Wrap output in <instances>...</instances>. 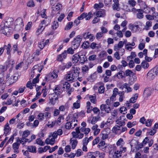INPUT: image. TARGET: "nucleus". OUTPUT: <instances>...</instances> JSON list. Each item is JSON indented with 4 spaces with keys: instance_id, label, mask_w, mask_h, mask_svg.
<instances>
[{
    "instance_id": "1",
    "label": "nucleus",
    "mask_w": 158,
    "mask_h": 158,
    "mask_svg": "<svg viewBox=\"0 0 158 158\" xmlns=\"http://www.w3.org/2000/svg\"><path fill=\"white\" fill-rule=\"evenodd\" d=\"M116 125L113 127L112 131L113 133L115 134L119 135L121 133L124 132L127 130L126 127H123V126L125 124L124 121L122 120H116Z\"/></svg>"
},
{
    "instance_id": "2",
    "label": "nucleus",
    "mask_w": 158,
    "mask_h": 158,
    "mask_svg": "<svg viewBox=\"0 0 158 158\" xmlns=\"http://www.w3.org/2000/svg\"><path fill=\"white\" fill-rule=\"evenodd\" d=\"M79 68L73 67L66 74V79L69 81H73L78 76L79 73Z\"/></svg>"
},
{
    "instance_id": "3",
    "label": "nucleus",
    "mask_w": 158,
    "mask_h": 158,
    "mask_svg": "<svg viewBox=\"0 0 158 158\" xmlns=\"http://www.w3.org/2000/svg\"><path fill=\"white\" fill-rule=\"evenodd\" d=\"M78 114L77 113L73 114H69L66 118L67 121H69L72 125V129H73L77 125L78 123L77 118Z\"/></svg>"
},
{
    "instance_id": "4",
    "label": "nucleus",
    "mask_w": 158,
    "mask_h": 158,
    "mask_svg": "<svg viewBox=\"0 0 158 158\" xmlns=\"http://www.w3.org/2000/svg\"><path fill=\"white\" fill-rule=\"evenodd\" d=\"M13 19L11 17H7L1 23L0 27L4 28V27H10L13 24Z\"/></svg>"
},
{
    "instance_id": "5",
    "label": "nucleus",
    "mask_w": 158,
    "mask_h": 158,
    "mask_svg": "<svg viewBox=\"0 0 158 158\" xmlns=\"http://www.w3.org/2000/svg\"><path fill=\"white\" fill-rule=\"evenodd\" d=\"M23 26L22 19L20 18H18L15 21V29L17 31L20 30Z\"/></svg>"
},
{
    "instance_id": "6",
    "label": "nucleus",
    "mask_w": 158,
    "mask_h": 158,
    "mask_svg": "<svg viewBox=\"0 0 158 158\" xmlns=\"http://www.w3.org/2000/svg\"><path fill=\"white\" fill-rule=\"evenodd\" d=\"M93 16V15L91 12H89L87 14L86 13H83L79 16L78 17V19L79 20H82L85 18L86 20H89Z\"/></svg>"
},
{
    "instance_id": "7",
    "label": "nucleus",
    "mask_w": 158,
    "mask_h": 158,
    "mask_svg": "<svg viewBox=\"0 0 158 158\" xmlns=\"http://www.w3.org/2000/svg\"><path fill=\"white\" fill-rule=\"evenodd\" d=\"M9 27H4V28L1 27V29L2 30V32L3 34L7 36H10L11 34V30L9 29Z\"/></svg>"
},
{
    "instance_id": "8",
    "label": "nucleus",
    "mask_w": 158,
    "mask_h": 158,
    "mask_svg": "<svg viewBox=\"0 0 158 158\" xmlns=\"http://www.w3.org/2000/svg\"><path fill=\"white\" fill-rule=\"evenodd\" d=\"M100 109L101 111H105L107 113H109L111 110V108L109 106L104 104H102L100 106Z\"/></svg>"
},
{
    "instance_id": "9",
    "label": "nucleus",
    "mask_w": 158,
    "mask_h": 158,
    "mask_svg": "<svg viewBox=\"0 0 158 158\" xmlns=\"http://www.w3.org/2000/svg\"><path fill=\"white\" fill-rule=\"evenodd\" d=\"M66 51L65 50L62 54L58 55L57 56V60L60 61H62L64 59L66 58Z\"/></svg>"
},
{
    "instance_id": "10",
    "label": "nucleus",
    "mask_w": 158,
    "mask_h": 158,
    "mask_svg": "<svg viewBox=\"0 0 158 158\" xmlns=\"http://www.w3.org/2000/svg\"><path fill=\"white\" fill-rule=\"evenodd\" d=\"M60 89V87L59 85H56L55 86L54 89H53L54 95L58 97L60 94L61 92Z\"/></svg>"
},
{
    "instance_id": "11",
    "label": "nucleus",
    "mask_w": 158,
    "mask_h": 158,
    "mask_svg": "<svg viewBox=\"0 0 158 158\" xmlns=\"http://www.w3.org/2000/svg\"><path fill=\"white\" fill-rule=\"evenodd\" d=\"M52 96L50 98V102L52 105H54L56 102V101H58V97L54 95V94H52L51 95Z\"/></svg>"
},
{
    "instance_id": "12",
    "label": "nucleus",
    "mask_w": 158,
    "mask_h": 158,
    "mask_svg": "<svg viewBox=\"0 0 158 158\" xmlns=\"http://www.w3.org/2000/svg\"><path fill=\"white\" fill-rule=\"evenodd\" d=\"M123 46V42L122 41H120L118 44H115L114 46V49L116 51H118L120 48H122Z\"/></svg>"
},
{
    "instance_id": "13",
    "label": "nucleus",
    "mask_w": 158,
    "mask_h": 158,
    "mask_svg": "<svg viewBox=\"0 0 158 158\" xmlns=\"http://www.w3.org/2000/svg\"><path fill=\"white\" fill-rule=\"evenodd\" d=\"M156 74L152 69L149 71L147 74V77L150 79H153L155 76Z\"/></svg>"
},
{
    "instance_id": "14",
    "label": "nucleus",
    "mask_w": 158,
    "mask_h": 158,
    "mask_svg": "<svg viewBox=\"0 0 158 158\" xmlns=\"http://www.w3.org/2000/svg\"><path fill=\"white\" fill-rule=\"evenodd\" d=\"M138 13L136 14V17L139 19H141L143 17V10L141 9H137Z\"/></svg>"
},
{
    "instance_id": "15",
    "label": "nucleus",
    "mask_w": 158,
    "mask_h": 158,
    "mask_svg": "<svg viewBox=\"0 0 158 158\" xmlns=\"http://www.w3.org/2000/svg\"><path fill=\"white\" fill-rule=\"evenodd\" d=\"M113 2L114 3L113 5V8L114 10H117L119 11L120 8L119 6V4L118 0H113Z\"/></svg>"
},
{
    "instance_id": "16",
    "label": "nucleus",
    "mask_w": 158,
    "mask_h": 158,
    "mask_svg": "<svg viewBox=\"0 0 158 158\" xmlns=\"http://www.w3.org/2000/svg\"><path fill=\"white\" fill-rule=\"evenodd\" d=\"M4 49H6L7 51V54L8 55V58L9 59L11 58L10 55V49L11 46L10 44H8L7 45H4Z\"/></svg>"
},
{
    "instance_id": "17",
    "label": "nucleus",
    "mask_w": 158,
    "mask_h": 158,
    "mask_svg": "<svg viewBox=\"0 0 158 158\" xmlns=\"http://www.w3.org/2000/svg\"><path fill=\"white\" fill-rule=\"evenodd\" d=\"M20 144L19 143L16 142L14 143L12 146V148L14 149V152L16 153H18L19 152V151L18 150Z\"/></svg>"
},
{
    "instance_id": "18",
    "label": "nucleus",
    "mask_w": 158,
    "mask_h": 158,
    "mask_svg": "<svg viewBox=\"0 0 158 158\" xmlns=\"http://www.w3.org/2000/svg\"><path fill=\"white\" fill-rule=\"evenodd\" d=\"M51 21V20L50 18L47 17L41 21V24H43L45 26H46L50 23Z\"/></svg>"
},
{
    "instance_id": "19",
    "label": "nucleus",
    "mask_w": 158,
    "mask_h": 158,
    "mask_svg": "<svg viewBox=\"0 0 158 158\" xmlns=\"http://www.w3.org/2000/svg\"><path fill=\"white\" fill-rule=\"evenodd\" d=\"M105 10L104 9H101L96 13V15L97 17H101L105 15Z\"/></svg>"
},
{
    "instance_id": "20",
    "label": "nucleus",
    "mask_w": 158,
    "mask_h": 158,
    "mask_svg": "<svg viewBox=\"0 0 158 158\" xmlns=\"http://www.w3.org/2000/svg\"><path fill=\"white\" fill-rule=\"evenodd\" d=\"M81 41V36L78 35L77 37L74 39V40L72 42H74V44H76L77 45H80V43Z\"/></svg>"
},
{
    "instance_id": "21",
    "label": "nucleus",
    "mask_w": 158,
    "mask_h": 158,
    "mask_svg": "<svg viewBox=\"0 0 158 158\" xmlns=\"http://www.w3.org/2000/svg\"><path fill=\"white\" fill-rule=\"evenodd\" d=\"M80 55L78 54H76L73 56L72 61L73 63H77L79 61Z\"/></svg>"
},
{
    "instance_id": "22",
    "label": "nucleus",
    "mask_w": 158,
    "mask_h": 158,
    "mask_svg": "<svg viewBox=\"0 0 158 158\" xmlns=\"http://www.w3.org/2000/svg\"><path fill=\"white\" fill-rule=\"evenodd\" d=\"M70 143L72 146V148L73 149H74L77 143V140L75 139H71L70 140Z\"/></svg>"
},
{
    "instance_id": "23",
    "label": "nucleus",
    "mask_w": 158,
    "mask_h": 158,
    "mask_svg": "<svg viewBox=\"0 0 158 158\" xmlns=\"http://www.w3.org/2000/svg\"><path fill=\"white\" fill-rule=\"evenodd\" d=\"M98 84L100 85L98 89L99 92L101 94L104 93L105 89L104 86V84L102 82H100L98 83Z\"/></svg>"
},
{
    "instance_id": "24",
    "label": "nucleus",
    "mask_w": 158,
    "mask_h": 158,
    "mask_svg": "<svg viewBox=\"0 0 158 158\" xmlns=\"http://www.w3.org/2000/svg\"><path fill=\"white\" fill-rule=\"evenodd\" d=\"M79 62L81 64H83L86 61H87V58L85 55L80 56Z\"/></svg>"
},
{
    "instance_id": "25",
    "label": "nucleus",
    "mask_w": 158,
    "mask_h": 158,
    "mask_svg": "<svg viewBox=\"0 0 158 158\" xmlns=\"http://www.w3.org/2000/svg\"><path fill=\"white\" fill-rule=\"evenodd\" d=\"M58 72L56 71H54L49 75V77L51 79H56L58 77Z\"/></svg>"
},
{
    "instance_id": "26",
    "label": "nucleus",
    "mask_w": 158,
    "mask_h": 158,
    "mask_svg": "<svg viewBox=\"0 0 158 158\" xmlns=\"http://www.w3.org/2000/svg\"><path fill=\"white\" fill-rule=\"evenodd\" d=\"M76 131H73L72 132V134L73 137L77 138L78 134L80 133V127H77L75 129Z\"/></svg>"
},
{
    "instance_id": "27",
    "label": "nucleus",
    "mask_w": 158,
    "mask_h": 158,
    "mask_svg": "<svg viewBox=\"0 0 158 158\" xmlns=\"http://www.w3.org/2000/svg\"><path fill=\"white\" fill-rule=\"evenodd\" d=\"M62 7V5L60 4H57L55 6H54L52 7V13H54L53 11H58L60 9V7Z\"/></svg>"
},
{
    "instance_id": "28",
    "label": "nucleus",
    "mask_w": 158,
    "mask_h": 158,
    "mask_svg": "<svg viewBox=\"0 0 158 158\" xmlns=\"http://www.w3.org/2000/svg\"><path fill=\"white\" fill-rule=\"evenodd\" d=\"M80 131L82 132H84L85 134L87 135L90 132V130L89 128H85L84 127H82L80 128Z\"/></svg>"
},
{
    "instance_id": "29",
    "label": "nucleus",
    "mask_w": 158,
    "mask_h": 158,
    "mask_svg": "<svg viewBox=\"0 0 158 158\" xmlns=\"http://www.w3.org/2000/svg\"><path fill=\"white\" fill-rule=\"evenodd\" d=\"M27 149L28 151L31 152L36 153V148L33 146H28Z\"/></svg>"
},
{
    "instance_id": "30",
    "label": "nucleus",
    "mask_w": 158,
    "mask_h": 158,
    "mask_svg": "<svg viewBox=\"0 0 158 158\" xmlns=\"http://www.w3.org/2000/svg\"><path fill=\"white\" fill-rule=\"evenodd\" d=\"M152 94L151 89L150 88H146L145 89L143 94L146 95L147 97L150 96Z\"/></svg>"
},
{
    "instance_id": "31",
    "label": "nucleus",
    "mask_w": 158,
    "mask_h": 158,
    "mask_svg": "<svg viewBox=\"0 0 158 158\" xmlns=\"http://www.w3.org/2000/svg\"><path fill=\"white\" fill-rule=\"evenodd\" d=\"M138 96V94H135L134 97H131L129 101L130 103H134L136 101V100Z\"/></svg>"
},
{
    "instance_id": "32",
    "label": "nucleus",
    "mask_w": 158,
    "mask_h": 158,
    "mask_svg": "<svg viewBox=\"0 0 158 158\" xmlns=\"http://www.w3.org/2000/svg\"><path fill=\"white\" fill-rule=\"evenodd\" d=\"M124 75L125 73L123 71H121L118 73L116 75H114V77H116L119 79H121L124 77Z\"/></svg>"
},
{
    "instance_id": "33",
    "label": "nucleus",
    "mask_w": 158,
    "mask_h": 158,
    "mask_svg": "<svg viewBox=\"0 0 158 158\" xmlns=\"http://www.w3.org/2000/svg\"><path fill=\"white\" fill-rule=\"evenodd\" d=\"M17 77L14 76L12 77H11L10 79L8 80L7 81L9 82L10 84H11L17 81Z\"/></svg>"
},
{
    "instance_id": "34",
    "label": "nucleus",
    "mask_w": 158,
    "mask_h": 158,
    "mask_svg": "<svg viewBox=\"0 0 158 158\" xmlns=\"http://www.w3.org/2000/svg\"><path fill=\"white\" fill-rule=\"evenodd\" d=\"M138 143H139L138 141L134 139H132L130 142V144L131 147L135 146L136 147L137 145H138Z\"/></svg>"
},
{
    "instance_id": "35",
    "label": "nucleus",
    "mask_w": 158,
    "mask_h": 158,
    "mask_svg": "<svg viewBox=\"0 0 158 158\" xmlns=\"http://www.w3.org/2000/svg\"><path fill=\"white\" fill-rule=\"evenodd\" d=\"M28 140V139H25V138H23L22 137V138L21 139H17L16 142L17 143H19L20 144V143H22L23 145Z\"/></svg>"
},
{
    "instance_id": "36",
    "label": "nucleus",
    "mask_w": 158,
    "mask_h": 158,
    "mask_svg": "<svg viewBox=\"0 0 158 158\" xmlns=\"http://www.w3.org/2000/svg\"><path fill=\"white\" fill-rule=\"evenodd\" d=\"M90 47L92 49H94L95 48L98 49L101 47L99 44H97L94 42L92 43L90 45Z\"/></svg>"
},
{
    "instance_id": "37",
    "label": "nucleus",
    "mask_w": 158,
    "mask_h": 158,
    "mask_svg": "<svg viewBox=\"0 0 158 158\" xmlns=\"http://www.w3.org/2000/svg\"><path fill=\"white\" fill-rule=\"evenodd\" d=\"M123 152L122 149H120V150H117L115 152L114 155L115 156V157L116 158H118L121 156V154Z\"/></svg>"
},
{
    "instance_id": "38",
    "label": "nucleus",
    "mask_w": 158,
    "mask_h": 158,
    "mask_svg": "<svg viewBox=\"0 0 158 158\" xmlns=\"http://www.w3.org/2000/svg\"><path fill=\"white\" fill-rule=\"evenodd\" d=\"M43 25V24H41V23H40L39 27L36 31V32L37 33H41L44 30L46 26H45L44 27Z\"/></svg>"
},
{
    "instance_id": "39",
    "label": "nucleus",
    "mask_w": 158,
    "mask_h": 158,
    "mask_svg": "<svg viewBox=\"0 0 158 158\" xmlns=\"http://www.w3.org/2000/svg\"><path fill=\"white\" fill-rule=\"evenodd\" d=\"M73 26V23L72 22H69L66 26L64 29L68 30L70 29Z\"/></svg>"
},
{
    "instance_id": "40",
    "label": "nucleus",
    "mask_w": 158,
    "mask_h": 158,
    "mask_svg": "<svg viewBox=\"0 0 158 158\" xmlns=\"http://www.w3.org/2000/svg\"><path fill=\"white\" fill-rule=\"evenodd\" d=\"M100 117L98 116H97L93 117L91 121V123L92 124H94L98 120V119Z\"/></svg>"
},
{
    "instance_id": "41",
    "label": "nucleus",
    "mask_w": 158,
    "mask_h": 158,
    "mask_svg": "<svg viewBox=\"0 0 158 158\" xmlns=\"http://www.w3.org/2000/svg\"><path fill=\"white\" fill-rule=\"evenodd\" d=\"M80 101L79 100L77 101L76 102H74L73 104V108H74L76 109H78L80 107Z\"/></svg>"
},
{
    "instance_id": "42",
    "label": "nucleus",
    "mask_w": 158,
    "mask_h": 158,
    "mask_svg": "<svg viewBox=\"0 0 158 158\" xmlns=\"http://www.w3.org/2000/svg\"><path fill=\"white\" fill-rule=\"evenodd\" d=\"M105 144V142L104 141H102L100 142L98 145V147L101 150H103L106 147H104Z\"/></svg>"
},
{
    "instance_id": "43",
    "label": "nucleus",
    "mask_w": 158,
    "mask_h": 158,
    "mask_svg": "<svg viewBox=\"0 0 158 158\" xmlns=\"http://www.w3.org/2000/svg\"><path fill=\"white\" fill-rule=\"evenodd\" d=\"M59 26V24L57 21H54L52 26V28L53 30L56 29Z\"/></svg>"
},
{
    "instance_id": "44",
    "label": "nucleus",
    "mask_w": 158,
    "mask_h": 158,
    "mask_svg": "<svg viewBox=\"0 0 158 158\" xmlns=\"http://www.w3.org/2000/svg\"><path fill=\"white\" fill-rule=\"evenodd\" d=\"M90 101L94 104H95L96 102V96L90 95L89 97Z\"/></svg>"
},
{
    "instance_id": "45",
    "label": "nucleus",
    "mask_w": 158,
    "mask_h": 158,
    "mask_svg": "<svg viewBox=\"0 0 158 158\" xmlns=\"http://www.w3.org/2000/svg\"><path fill=\"white\" fill-rule=\"evenodd\" d=\"M64 118L63 116H60L58 118L57 121H56V123L57 124L60 125L61 123V122L64 119Z\"/></svg>"
},
{
    "instance_id": "46",
    "label": "nucleus",
    "mask_w": 158,
    "mask_h": 158,
    "mask_svg": "<svg viewBox=\"0 0 158 158\" xmlns=\"http://www.w3.org/2000/svg\"><path fill=\"white\" fill-rule=\"evenodd\" d=\"M70 85L68 81H65L64 83L63 84V88L64 89L66 88V89H69L70 88Z\"/></svg>"
},
{
    "instance_id": "47",
    "label": "nucleus",
    "mask_w": 158,
    "mask_h": 158,
    "mask_svg": "<svg viewBox=\"0 0 158 158\" xmlns=\"http://www.w3.org/2000/svg\"><path fill=\"white\" fill-rule=\"evenodd\" d=\"M89 69L88 66L86 65H84L82 67V69L83 73H87L89 70Z\"/></svg>"
},
{
    "instance_id": "48",
    "label": "nucleus",
    "mask_w": 158,
    "mask_h": 158,
    "mask_svg": "<svg viewBox=\"0 0 158 158\" xmlns=\"http://www.w3.org/2000/svg\"><path fill=\"white\" fill-rule=\"evenodd\" d=\"M141 66L144 68H147L149 67V64L146 61H143L141 63Z\"/></svg>"
},
{
    "instance_id": "49",
    "label": "nucleus",
    "mask_w": 158,
    "mask_h": 158,
    "mask_svg": "<svg viewBox=\"0 0 158 158\" xmlns=\"http://www.w3.org/2000/svg\"><path fill=\"white\" fill-rule=\"evenodd\" d=\"M153 121L152 119H148L145 122V124L147 126L150 127L152 125V123Z\"/></svg>"
},
{
    "instance_id": "50",
    "label": "nucleus",
    "mask_w": 158,
    "mask_h": 158,
    "mask_svg": "<svg viewBox=\"0 0 158 158\" xmlns=\"http://www.w3.org/2000/svg\"><path fill=\"white\" fill-rule=\"evenodd\" d=\"M56 125L57 124L56 123V121L51 122H49L48 125V126L49 127L51 128L52 127Z\"/></svg>"
},
{
    "instance_id": "51",
    "label": "nucleus",
    "mask_w": 158,
    "mask_h": 158,
    "mask_svg": "<svg viewBox=\"0 0 158 158\" xmlns=\"http://www.w3.org/2000/svg\"><path fill=\"white\" fill-rule=\"evenodd\" d=\"M36 143L41 146H44L45 143L43 142L40 138H38L36 139Z\"/></svg>"
},
{
    "instance_id": "52",
    "label": "nucleus",
    "mask_w": 158,
    "mask_h": 158,
    "mask_svg": "<svg viewBox=\"0 0 158 158\" xmlns=\"http://www.w3.org/2000/svg\"><path fill=\"white\" fill-rule=\"evenodd\" d=\"M66 123L65 125V128L67 129H72V125L71 124L69 121Z\"/></svg>"
},
{
    "instance_id": "53",
    "label": "nucleus",
    "mask_w": 158,
    "mask_h": 158,
    "mask_svg": "<svg viewBox=\"0 0 158 158\" xmlns=\"http://www.w3.org/2000/svg\"><path fill=\"white\" fill-rule=\"evenodd\" d=\"M66 51V53L73 54L74 53V49L72 48H69Z\"/></svg>"
},
{
    "instance_id": "54",
    "label": "nucleus",
    "mask_w": 158,
    "mask_h": 158,
    "mask_svg": "<svg viewBox=\"0 0 158 158\" xmlns=\"http://www.w3.org/2000/svg\"><path fill=\"white\" fill-rule=\"evenodd\" d=\"M30 134L29 131H24L22 135V137L23 138H25L28 136Z\"/></svg>"
},
{
    "instance_id": "55",
    "label": "nucleus",
    "mask_w": 158,
    "mask_h": 158,
    "mask_svg": "<svg viewBox=\"0 0 158 158\" xmlns=\"http://www.w3.org/2000/svg\"><path fill=\"white\" fill-rule=\"evenodd\" d=\"M27 5L28 7H32L34 6L35 4L33 1L30 0L27 3Z\"/></svg>"
},
{
    "instance_id": "56",
    "label": "nucleus",
    "mask_w": 158,
    "mask_h": 158,
    "mask_svg": "<svg viewBox=\"0 0 158 158\" xmlns=\"http://www.w3.org/2000/svg\"><path fill=\"white\" fill-rule=\"evenodd\" d=\"M38 119L42 121L44 119V113H40L38 115Z\"/></svg>"
},
{
    "instance_id": "57",
    "label": "nucleus",
    "mask_w": 158,
    "mask_h": 158,
    "mask_svg": "<svg viewBox=\"0 0 158 158\" xmlns=\"http://www.w3.org/2000/svg\"><path fill=\"white\" fill-rule=\"evenodd\" d=\"M92 111H93L94 113L95 114H99L100 113V110L97 107L94 108L93 109Z\"/></svg>"
},
{
    "instance_id": "58",
    "label": "nucleus",
    "mask_w": 158,
    "mask_h": 158,
    "mask_svg": "<svg viewBox=\"0 0 158 158\" xmlns=\"http://www.w3.org/2000/svg\"><path fill=\"white\" fill-rule=\"evenodd\" d=\"M44 40H43L42 41L40 42V43L38 44V46L40 48V50H41L44 47Z\"/></svg>"
},
{
    "instance_id": "59",
    "label": "nucleus",
    "mask_w": 158,
    "mask_h": 158,
    "mask_svg": "<svg viewBox=\"0 0 158 158\" xmlns=\"http://www.w3.org/2000/svg\"><path fill=\"white\" fill-rule=\"evenodd\" d=\"M132 73V71L131 70L127 69L125 71V74L126 76H130Z\"/></svg>"
},
{
    "instance_id": "60",
    "label": "nucleus",
    "mask_w": 158,
    "mask_h": 158,
    "mask_svg": "<svg viewBox=\"0 0 158 158\" xmlns=\"http://www.w3.org/2000/svg\"><path fill=\"white\" fill-rule=\"evenodd\" d=\"M118 92V89L117 88H115L113 90V93L112 96L113 97H115L117 95V94Z\"/></svg>"
},
{
    "instance_id": "61",
    "label": "nucleus",
    "mask_w": 158,
    "mask_h": 158,
    "mask_svg": "<svg viewBox=\"0 0 158 158\" xmlns=\"http://www.w3.org/2000/svg\"><path fill=\"white\" fill-rule=\"evenodd\" d=\"M152 22L151 21H148L146 22V27H145V29L146 30H148V27L152 26Z\"/></svg>"
},
{
    "instance_id": "62",
    "label": "nucleus",
    "mask_w": 158,
    "mask_h": 158,
    "mask_svg": "<svg viewBox=\"0 0 158 158\" xmlns=\"http://www.w3.org/2000/svg\"><path fill=\"white\" fill-rule=\"evenodd\" d=\"M96 58V55H92L89 56L88 58V59L89 60H95Z\"/></svg>"
},
{
    "instance_id": "63",
    "label": "nucleus",
    "mask_w": 158,
    "mask_h": 158,
    "mask_svg": "<svg viewBox=\"0 0 158 158\" xmlns=\"http://www.w3.org/2000/svg\"><path fill=\"white\" fill-rule=\"evenodd\" d=\"M32 24V23L31 22H29L26 25L25 27V29L26 30H27L30 29L31 25Z\"/></svg>"
},
{
    "instance_id": "64",
    "label": "nucleus",
    "mask_w": 158,
    "mask_h": 158,
    "mask_svg": "<svg viewBox=\"0 0 158 158\" xmlns=\"http://www.w3.org/2000/svg\"><path fill=\"white\" fill-rule=\"evenodd\" d=\"M83 37L85 39H89L90 36H92V35L89 34V32L86 33H85L83 34Z\"/></svg>"
}]
</instances>
